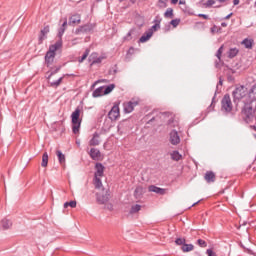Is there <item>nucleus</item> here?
I'll use <instances>...</instances> for the list:
<instances>
[{"label": "nucleus", "mask_w": 256, "mask_h": 256, "mask_svg": "<svg viewBox=\"0 0 256 256\" xmlns=\"http://www.w3.org/2000/svg\"><path fill=\"white\" fill-rule=\"evenodd\" d=\"M147 117H151L150 120L147 122L148 125L154 123V125L161 126L163 125V123H167L168 127L170 128L179 127V120H177L175 115H173V113L171 112H159L157 110H154Z\"/></svg>", "instance_id": "nucleus-1"}, {"label": "nucleus", "mask_w": 256, "mask_h": 256, "mask_svg": "<svg viewBox=\"0 0 256 256\" xmlns=\"http://www.w3.org/2000/svg\"><path fill=\"white\" fill-rule=\"evenodd\" d=\"M63 47V41L58 40L55 44L49 46V50L46 52L44 60L46 67L51 68L55 61V56L57 55V51Z\"/></svg>", "instance_id": "nucleus-2"}, {"label": "nucleus", "mask_w": 256, "mask_h": 256, "mask_svg": "<svg viewBox=\"0 0 256 256\" xmlns=\"http://www.w3.org/2000/svg\"><path fill=\"white\" fill-rule=\"evenodd\" d=\"M242 115L245 123H253L256 121L255 110L251 104H245L242 109Z\"/></svg>", "instance_id": "nucleus-3"}, {"label": "nucleus", "mask_w": 256, "mask_h": 256, "mask_svg": "<svg viewBox=\"0 0 256 256\" xmlns=\"http://www.w3.org/2000/svg\"><path fill=\"white\" fill-rule=\"evenodd\" d=\"M233 95V99H234V103L239 102L241 99H243L244 97H247V95H249V90L247 89V87L241 85V86H237L234 91L232 92Z\"/></svg>", "instance_id": "nucleus-4"}, {"label": "nucleus", "mask_w": 256, "mask_h": 256, "mask_svg": "<svg viewBox=\"0 0 256 256\" xmlns=\"http://www.w3.org/2000/svg\"><path fill=\"white\" fill-rule=\"evenodd\" d=\"M81 109H83V106H78L71 115L72 129H81V120L79 118L81 117Z\"/></svg>", "instance_id": "nucleus-5"}, {"label": "nucleus", "mask_w": 256, "mask_h": 256, "mask_svg": "<svg viewBox=\"0 0 256 256\" xmlns=\"http://www.w3.org/2000/svg\"><path fill=\"white\" fill-rule=\"evenodd\" d=\"M222 111L225 113H231L233 111V103L231 102V96L229 94L224 95L221 101Z\"/></svg>", "instance_id": "nucleus-6"}, {"label": "nucleus", "mask_w": 256, "mask_h": 256, "mask_svg": "<svg viewBox=\"0 0 256 256\" xmlns=\"http://www.w3.org/2000/svg\"><path fill=\"white\" fill-rule=\"evenodd\" d=\"M94 29H95V24H85V25L79 26L75 30V34L79 35V33H91V31H93Z\"/></svg>", "instance_id": "nucleus-7"}, {"label": "nucleus", "mask_w": 256, "mask_h": 256, "mask_svg": "<svg viewBox=\"0 0 256 256\" xmlns=\"http://www.w3.org/2000/svg\"><path fill=\"white\" fill-rule=\"evenodd\" d=\"M119 104H114V106L111 108V110L108 113V117L111 119V121H117V118L119 117Z\"/></svg>", "instance_id": "nucleus-8"}, {"label": "nucleus", "mask_w": 256, "mask_h": 256, "mask_svg": "<svg viewBox=\"0 0 256 256\" xmlns=\"http://www.w3.org/2000/svg\"><path fill=\"white\" fill-rule=\"evenodd\" d=\"M94 169L96 170L94 173V177H103L105 175V166L101 162H96Z\"/></svg>", "instance_id": "nucleus-9"}, {"label": "nucleus", "mask_w": 256, "mask_h": 256, "mask_svg": "<svg viewBox=\"0 0 256 256\" xmlns=\"http://www.w3.org/2000/svg\"><path fill=\"white\" fill-rule=\"evenodd\" d=\"M109 197H111V194H109V191H106L105 194H96V201L99 203V205H105L107 201H109Z\"/></svg>", "instance_id": "nucleus-10"}, {"label": "nucleus", "mask_w": 256, "mask_h": 256, "mask_svg": "<svg viewBox=\"0 0 256 256\" xmlns=\"http://www.w3.org/2000/svg\"><path fill=\"white\" fill-rule=\"evenodd\" d=\"M169 142L171 145H179L181 143V137H179V133L176 130L170 132Z\"/></svg>", "instance_id": "nucleus-11"}, {"label": "nucleus", "mask_w": 256, "mask_h": 256, "mask_svg": "<svg viewBox=\"0 0 256 256\" xmlns=\"http://www.w3.org/2000/svg\"><path fill=\"white\" fill-rule=\"evenodd\" d=\"M139 105V101L131 100L128 103L124 104V112L125 113H133L135 107Z\"/></svg>", "instance_id": "nucleus-12"}, {"label": "nucleus", "mask_w": 256, "mask_h": 256, "mask_svg": "<svg viewBox=\"0 0 256 256\" xmlns=\"http://www.w3.org/2000/svg\"><path fill=\"white\" fill-rule=\"evenodd\" d=\"M50 31V28H49V25H46L41 31H40V35H39V38H38V43L39 45H41L45 39H47V35Z\"/></svg>", "instance_id": "nucleus-13"}, {"label": "nucleus", "mask_w": 256, "mask_h": 256, "mask_svg": "<svg viewBox=\"0 0 256 256\" xmlns=\"http://www.w3.org/2000/svg\"><path fill=\"white\" fill-rule=\"evenodd\" d=\"M65 31H67V18L64 19V22L58 29V34H57L58 41H63V35H65Z\"/></svg>", "instance_id": "nucleus-14"}, {"label": "nucleus", "mask_w": 256, "mask_h": 256, "mask_svg": "<svg viewBox=\"0 0 256 256\" xmlns=\"http://www.w3.org/2000/svg\"><path fill=\"white\" fill-rule=\"evenodd\" d=\"M89 155L93 161H99L101 159V151L97 148H91Z\"/></svg>", "instance_id": "nucleus-15"}, {"label": "nucleus", "mask_w": 256, "mask_h": 256, "mask_svg": "<svg viewBox=\"0 0 256 256\" xmlns=\"http://www.w3.org/2000/svg\"><path fill=\"white\" fill-rule=\"evenodd\" d=\"M148 191L150 193H156L157 195H165V189L161 188V187H158L156 185H150L148 187Z\"/></svg>", "instance_id": "nucleus-16"}, {"label": "nucleus", "mask_w": 256, "mask_h": 256, "mask_svg": "<svg viewBox=\"0 0 256 256\" xmlns=\"http://www.w3.org/2000/svg\"><path fill=\"white\" fill-rule=\"evenodd\" d=\"M219 85H223V78H221V77H219V82H218V84L216 86L215 95L212 98V103L208 107V111H211L215 107V97L217 95V92L219 91Z\"/></svg>", "instance_id": "nucleus-17"}, {"label": "nucleus", "mask_w": 256, "mask_h": 256, "mask_svg": "<svg viewBox=\"0 0 256 256\" xmlns=\"http://www.w3.org/2000/svg\"><path fill=\"white\" fill-rule=\"evenodd\" d=\"M204 179L207 183H215V179H216L215 172L207 171L205 173Z\"/></svg>", "instance_id": "nucleus-18"}, {"label": "nucleus", "mask_w": 256, "mask_h": 256, "mask_svg": "<svg viewBox=\"0 0 256 256\" xmlns=\"http://www.w3.org/2000/svg\"><path fill=\"white\" fill-rule=\"evenodd\" d=\"M69 25H75L81 23V14H73L69 18Z\"/></svg>", "instance_id": "nucleus-19"}, {"label": "nucleus", "mask_w": 256, "mask_h": 256, "mask_svg": "<svg viewBox=\"0 0 256 256\" xmlns=\"http://www.w3.org/2000/svg\"><path fill=\"white\" fill-rule=\"evenodd\" d=\"M153 37V32L152 31H146L140 38H139V43H147L149 39Z\"/></svg>", "instance_id": "nucleus-20"}, {"label": "nucleus", "mask_w": 256, "mask_h": 256, "mask_svg": "<svg viewBox=\"0 0 256 256\" xmlns=\"http://www.w3.org/2000/svg\"><path fill=\"white\" fill-rule=\"evenodd\" d=\"M99 133L95 132L93 134V137L91 138V140L89 141V145L90 147H97V145H99Z\"/></svg>", "instance_id": "nucleus-21"}, {"label": "nucleus", "mask_w": 256, "mask_h": 256, "mask_svg": "<svg viewBox=\"0 0 256 256\" xmlns=\"http://www.w3.org/2000/svg\"><path fill=\"white\" fill-rule=\"evenodd\" d=\"M248 97L250 99V103L256 101V84L248 91Z\"/></svg>", "instance_id": "nucleus-22"}, {"label": "nucleus", "mask_w": 256, "mask_h": 256, "mask_svg": "<svg viewBox=\"0 0 256 256\" xmlns=\"http://www.w3.org/2000/svg\"><path fill=\"white\" fill-rule=\"evenodd\" d=\"M253 39L245 38L242 41V45H244L245 49H253Z\"/></svg>", "instance_id": "nucleus-23"}, {"label": "nucleus", "mask_w": 256, "mask_h": 256, "mask_svg": "<svg viewBox=\"0 0 256 256\" xmlns=\"http://www.w3.org/2000/svg\"><path fill=\"white\" fill-rule=\"evenodd\" d=\"M102 95H105L103 86L96 88L92 93V97L94 98L102 97Z\"/></svg>", "instance_id": "nucleus-24"}, {"label": "nucleus", "mask_w": 256, "mask_h": 256, "mask_svg": "<svg viewBox=\"0 0 256 256\" xmlns=\"http://www.w3.org/2000/svg\"><path fill=\"white\" fill-rule=\"evenodd\" d=\"M221 55H223V46H221L217 52H216V57L218 59V61L215 62V67L219 68L221 63Z\"/></svg>", "instance_id": "nucleus-25"}, {"label": "nucleus", "mask_w": 256, "mask_h": 256, "mask_svg": "<svg viewBox=\"0 0 256 256\" xmlns=\"http://www.w3.org/2000/svg\"><path fill=\"white\" fill-rule=\"evenodd\" d=\"M181 249L183 253H189L195 249V246L193 244H186V242H184V245H182Z\"/></svg>", "instance_id": "nucleus-26"}, {"label": "nucleus", "mask_w": 256, "mask_h": 256, "mask_svg": "<svg viewBox=\"0 0 256 256\" xmlns=\"http://www.w3.org/2000/svg\"><path fill=\"white\" fill-rule=\"evenodd\" d=\"M182 158H183V155H181V153H179L177 150L172 151L171 159L173 161H181Z\"/></svg>", "instance_id": "nucleus-27"}, {"label": "nucleus", "mask_w": 256, "mask_h": 256, "mask_svg": "<svg viewBox=\"0 0 256 256\" xmlns=\"http://www.w3.org/2000/svg\"><path fill=\"white\" fill-rule=\"evenodd\" d=\"M239 55V49L237 48H230L228 51V57L229 59H233Z\"/></svg>", "instance_id": "nucleus-28"}, {"label": "nucleus", "mask_w": 256, "mask_h": 256, "mask_svg": "<svg viewBox=\"0 0 256 256\" xmlns=\"http://www.w3.org/2000/svg\"><path fill=\"white\" fill-rule=\"evenodd\" d=\"M11 225H13V223L11 222V220L9 219H2L1 221V226L4 230H7L11 227Z\"/></svg>", "instance_id": "nucleus-29"}, {"label": "nucleus", "mask_w": 256, "mask_h": 256, "mask_svg": "<svg viewBox=\"0 0 256 256\" xmlns=\"http://www.w3.org/2000/svg\"><path fill=\"white\" fill-rule=\"evenodd\" d=\"M47 165H49V154L47 152H44L43 155H42L41 166L42 167H47Z\"/></svg>", "instance_id": "nucleus-30"}, {"label": "nucleus", "mask_w": 256, "mask_h": 256, "mask_svg": "<svg viewBox=\"0 0 256 256\" xmlns=\"http://www.w3.org/2000/svg\"><path fill=\"white\" fill-rule=\"evenodd\" d=\"M56 155L58 157V161L60 165H63L65 163V154L61 150L56 151Z\"/></svg>", "instance_id": "nucleus-31"}, {"label": "nucleus", "mask_w": 256, "mask_h": 256, "mask_svg": "<svg viewBox=\"0 0 256 256\" xmlns=\"http://www.w3.org/2000/svg\"><path fill=\"white\" fill-rule=\"evenodd\" d=\"M95 189H101L103 187V182L99 176H94Z\"/></svg>", "instance_id": "nucleus-32"}, {"label": "nucleus", "mask_w": 256, "mask_h": 256, "mask_svg": "<svg viewBox=\"0 0 256 256\" xmlns=\"http://www.w3.org/2000/svg\"><path fill=\"white\" fill-rule=\"evenodd\" d=\"M58 71H61V66L56 67L54 70L53 68H51V71L47 72V75H48L47 79L49 80L51 79V77H53V75H57Z\"/></svg>", "instance_id": "nucleus-33"}, {"label": "nucleus", "mask_w": 256, "mask_h": 256, "mask_svg": "<svg viewBox=\"0 0 256 256\" xmlns=\"http://www.w3.org/2000/svg\"><path fill=\"white\" fill-rule=\"evenodd\" d=\"M139 211H141V205L136 204V205H132L130 208V215H134V213H139Z\"/></svg>", "instance_id": "nucleus-34"}, {"label": "nucleus", "mask_w": 256, "mask_h": 256, "mask_svg": "<svg viewBox=\"0 0 256 256\" xmlns=\"http://www.w3.org/2000/svg\"><path fill=\"white\" fill-rule=\"evenodd\" d=\"M104 88V95H109L115 89V84H110L107 86H102Z\"/></svg>", "instance_id": "nucleus-35"}, {"label": "nucleus", "mask_w": 256, "mask_h": 256, "mask_svg": "<svg viewBox=\"0 0 256 256\" xmlns=\"http://www.w3.org/2000/svg\"><path fill=\"white\" fill-rule=\"evenodd\" d=\"M67 207H71V209H75V207H77V201L71 200L69 202H65L64 209H67Z\"/></svg>", "instance_id": "nucleus-36"}, {"label": "nucleus", "mask_w": 256, "mask_h": 256, "mask_svg": "<svg viewBox=\"0 0 256 256\" xmlns=\"http://www.w3.org/2000/svg\"><path fill=\"white\" fill-rule=\"evenodd\" d=\"M164 17L166 19H173L174 14H173V8H168L165 13H164Z\"/></svg>", "instance_id": "nucleus-37"}, {"label": "nucleus", "mask_w": 256, "mask_h": 256, "mask_svg": "<svg viewBox=\"0 0 256 256\" xmlns=\"http://www.w3.org/2000/svg\"><path fill=\"white\" fill-rule=\"evenodd\" d=\"M89 53H91V50H89V48H87L85 50V52L83 53V55L81 56V58L78 59L79 63H83V61H85V59H87V57H89Z\"/></svg>", "instance_id": "nucleus-38"}, {"label": "nucleus", "mask_w": 256, "mask_h": 256, "mask_svg": "<svg viewBox=\"0 0 256 256\" xmlns=\"http://www.w3.org/2000/svg\"><path fill=\"white\" fill-rule=\"evenodd\" d=\"M63 83V77H60L58 80L50 82V87H59Z\"/></svg>", "instance_id": "nucleus-39"}, {"label": "nucleus", "mask_w": 256, "mask_h": 256, "mask_svg": "<svg viewBox=\"0 0 256 256\" xmlns=\"http://www.w3.org/2000/svg\"><path fill=\"white\" fill-rule=\"evenodd\" d=\"M181 23V19L176 18L170 21V25H172V27L176 28L179 27V24Z\"/></svg>", "instance_id": "nucleus-40"}, {"label": "nucleus", "mask_w": 256, "mask_h": 256, "mask_svg": "<svg viewBox=\"0 0 256 256\" xmlns=\"http://www.w3.org/2000/svg\"><path fill=\"white\" fill-rule=\"evenodd\" d=\"M196 243L197 245H199V247H202V248L207 247V242L203 239H198Z\"/></svg>", "instance_id": "nucleus-41"}, {"label": "nucleus", "mask_w": 256, "mask_h": 256, "mask_svg": "<svg viewBox=\"0 0 256 256\" xmlns=\"http://www.w3.org/2000/svg\"><path fill=\"white\" fill-rule=\"evenodd\" d=\"M185 238H176L175 243L176 245H181L182 247L185 245Z\"/></svg>", "instance_id": "nucleus-42"}, {"label": "nucleus", "mask_w": 256, "mask_h": 256, "mask_svg": "<svg viewBox=\"0 0 256 256\" xmlns=\"http://www.w3.org/2000/svg\"><path fill=\"white\" fill-rule=\"evenodd\" d=\"M161 21H163V18L161 16L157 15L155 19L153 20L154 25H161Z\"/></svg>", "instance_id": "nucleus-43"}, {"label": "nucleus", "mask_w": 256, "mask_h": 256, "mask_svg": "<svg viewBox=\"0 0 256 256\" xmlns=\"http://www.w3.org/2000/svg\"><path fill=\"white\" fill-rule=\"evenodd\" d=\"M241 247H242V249H244L245 253H248V255H254V256H256V253L253 252V250L244 247L243 244H241Z\"/></svg>", "instance_id": "nucleus-44"}, {"label": "nucleus", "mask_w": 256, "mask_h": 256, "mask_svg": "<svg viewBox=\"0 0 256 256\" xmlns=\"http://www.w3.org/2000/svg\"><path fill=\"white\" fill-rule=\"evenodd\" d=\"M161 29V25L159 24H154L148 31H152V35L154 31H159Z\"/></svg>", "instance_id": "nucleus-45"}, {"label": "nucleus", "mask_w": 256, "mask_h": 256, "mask_svg": "<svg viewBox=\"0 0 256 256\" xmlns=\"http://www.w3.org/2000/svg\"><path fill=\"white\" fill-rule=\"evenodd\" d=\"M206 255L208 256H217V253H215V251H213V249L209 248L206 250Z\"/></svg>", "instance_id": "nucleus-46"}, {"label": "nucleus", "mask_w": 256, "mask_h": 256, "mask_svg": "<svg viewBox=\"0 0 256 256\" xmlns=\"http://www.w3.org/2000/svg\"><path fill=\"white\" fill-rule=\"evenodd\" d=\"M101 61H103V58L98 57L92 61L91 65H97V64L101 63Z\"/></svg>", "instance_id": "nucleus-47"}, {"label": "nucleus", "mask_w": 256, "mask_h": 256, "mask_svg": "<svg viewBox=\"0 0 256 256\" xmlns=\"http://www.w3.org/2000/svg\"><path fill=\"white\" fill-rule=\"evenodd\" d=\"M215 5V0H207L206 7H213Z\"/></svg>", "instance_id": "nucleus-48"}, {"label": "nucleus", "mask_w": 256, "mask_h": 256, "mask_svg": "<svg viewBox=\"0 0 256 256\" xmlns=\"http://www.w3.org/2000/svg\"><path fill=\"white\" fill-rule=\"evenodd\" d=\"M109 75H117V69L111 68V69L109 70Z\"/></svg>", "instance_id": "nucleus-49"}, {"label": "nucleus", "mask_w": 256, "mask_h": 256, "mask_svg": "<svg viewBox=\"0 0 256 256\" xmlns=\"http://www.w3.org/2000/svg\"><path fill=\"white\" fill-rule=\"evenodd\" d=\"M125 41H130L131 40V31L127 33V35L124 37Z\"/></svg>", "instance_id": "nucleus-50"}, {"label": "nucleus", "mask_w": 256, "mask_h": 256, "mask_svg": "<svg viewBox=\"0 0 256 256\" xmlns=\"http://www.w3.org/2000/svg\"><path fill=\"white\" fill-rule=\"evenodd\" d=\"M198 17H202V19H209V15L207 14H198Z\"/></svg>", "instance_id": "nucleus-51"}, {"label": "nucleus", "mask_w": 256, "mask_h": 256, "mask_svg": "<svg viewBox=\"0 0 256 256\" xmlns=\"http://www.w3.org/2000/svg\"><path fill=\"white\" fill-rule=\"evenodd\" d=\"M80 131H81L80 129H72V133L74 135H79Z\"/></svg>", "instance_id": "nucleus-52"}, {"label": "nucleus", "mask_w": 256, "mask_h": 256, "mask_svg": "<svg viewBox=\"0 0 256 256\" xmlns=\"http://www.w3.org/2000/svg\"><path fill=\"white\" fill-rule=\"evenodd\" d=\"M210 31H211V33H216L217 32V26L214 25L213 27H211Z\"/></svg>", "instance_id": "nucleus-53"}, {"label": "nucleus", "mask_w": 256, "mask_h": 256, "mask_svg": "<svg viewBox=\"0 0 256 256\" xmlns=\"http://www.w3.org/2000/svg\"><path fill=\"white\" fill-rule=\"evenodd\" d=\"M135 52V49L133 47H131L129 50H128V55H133V53Z\"/></svg>", "instance_id": "nucleus-54"}, {"label": "nucleus", "mask_w": 256, "mask_h": 256, "mask_svg": "<svg viewBox=\"0 0 256 256\" xmlns=\"http://www.w3.org/2000/svg\"><path fill=\"white\" fill-rule=\"evenodd\" d=\"M231 17H233V13L232 12L230 14H228L227 16H225L224 19H231Z\"/></svg>", "instance_id": "nucleus-55"}, {"label": "nucleus", "mask_w": 256, "mask_h": 256, "mask_svg": "<svg viewBox=\"0 0 256 256\" xmlns=\"http://www.w3.org/2000/svg\"><path fill=\"white\" fill-rule=\"evenodd\" d=\"M76 145H77L78 147H81V140H80V139H76Z\"/></svg>", "instance_id": "nucleus-56"}, {"label": "nucleus", "mask_w": 256, "mask_h": 256, "mask_svg": "<svg viewBox=\"0 0 256 256\" xmlns=\"http://www.w3.org/2000/svg\"><path fill=\"white\" fill-rule=\"evenodd\" d=\"M50 133H51V135H55V133H57V129L50 130Z\"/></svg>", "instance_id": "nucleus-57"}, {"label": "nucleus", "mask_w": 256, "mask_h": 256, "mask_svg": "<svg viewBox=\"0 0 256 256\" xmlns=\"http://www.w3.org/2000/svg\"><path fill=\"white\" fill-rule=\"evenodd\" d=\"M172 5H177L179 3V0H171Z\"/></svg>", "instance_id": "nucleus-58"}, {"label": "nucleus", "mask_w": 256, "mask_h": 256, "mask_svg": "<svg viewBox=\"0 0 256 256\" xmlns=\"http://www.w3.org/2000/svg\"><path fill=\"white\" fill-rule=\"evenodd\" d=\"M199 203H201V200H198L197 202L193 203L191 207H195V205H199Z\"/></svg>", "instance_id": "nucleus-59"}, {"label": "nucleus", "mask_w": 256, "mask_h": 256, "mask_svg": "<svg viewBox=\"0 0 256 256\" xmlns=\"http://www.w3.org/2000/svg\"><path fill=\"white\" fill-rule=\"evenodd\" d=\"M233 5H239V0H233Z\"/></svg>", "instance_id": "nucleus-60"}, {"label": "nucleus", "mask_w": 256, "mask_h": 256, "mask_svg": "<svg viewBox=\"0 0 256 256\" xmlns=\"http://www.w3.org/2000/svg\"><path fill=\"white\" fill-rule=\"evenodd\" d=\"M137 193H139V188H136L134 191V195L137 196Z\"/></svg>", "instance_id": "nucleus-61"}, {"label": "nucleus", "mask_w": 256, "mask_h": 256, "mask_svg": "<svg viewBox=\"0 0 256 256\" xmlns=\"http://www.w3.org/2000/svg\"><path fill=\"white\" fill-rule=\"evenodd\" d=\"M221 27H227V23L222 22V23H221Z\"/></svg>", "instance_id": "nucleus-62"}, {"label": "nucleus", "mask_w": 256, "mask_h": 256, "mask_svg": "<svg viewBox=\"0 0 256 256\" xmlns=\"http://www.w3.org/2000/svg\"><path fill=\"white\" fill-rule=\"evenodd\" d=\"M179 4H180V5H185V1L180 0V1H179Z\"/></svg>", "instance_id": "nucleus-63"}, {"label": "nucleus", "mask_w": 256, "mask_h": 256, "mask_svg": "<svg viewBox=\"0 0 256 256\" xmlns=\"http://www.w3.org/2000/svg\"><path fill=\"white\" fill-rule=\"evenodd\" d=\"M251 129H256L255 125H250Z\"/></svg>", "instance_id": "nucleus-64"}]
</instances>
